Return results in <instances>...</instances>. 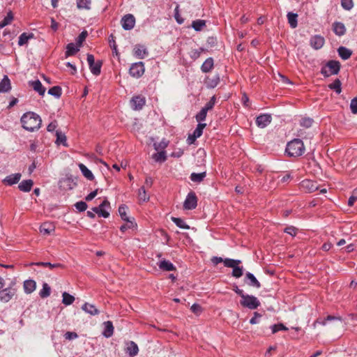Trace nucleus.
I'll list each match as a JSON object with an SVG mask.
<instances>
[{
    "instance_id": "obj_5",
    "label": "nucleus",
    "mask_w": 357,
    "mask_h": 357,
    "mask_svg": "<svg viewBox=\"0 0 357 357\" xmlns=\"http://www.w3.org/2000/svg\"><path fill=\"white\" fill-rule=\"evenodd\" d=\"M13 285L14 284H11L8 287L0 289V301L8 303L13 298L17 292Z\"/></svg>"
},
{
    "instance_id": "obj_14",
    "label": "nucleus",
    "mask_w": 357,
    "mask_h": 357,
    "mask_svg": "<svg viewBox=\"0 0 357 357\" xmlns=\"http://www.w3.org/2000/svg\"><path fill=\"white\" fill-rule=\"evenodd\" d=\"M333 31L338 36H344L346 33V27L341 22H335L332 24Z\"/></svg>"
},
{
    "instance_id": "obj_58",
    "label": "nucleus",
    "mask_w": 357,
    "mask_h": 357,
    "mask_svg": "<svg viewBox=\"0 0 357 357\" xmlns=\"http://www.w3.org/2000/svg\"><path fill=\"white\" fill-rule=\"evenodd\" d=\"M207 112H208L206 110L202 108L195 116L197 121L201 123L204 121L206 119Z\"/></svg>"
},
{
    "instance_id": "obj_20",
    "label": "nucleus",
    "mask_w": 357,
    "mask_h": 357,
    "mask_svg": "<svg viewBox=\"0 0 357 357\" xmlns=\"http://www.w3.org/2000/svg\"><path fill=\"white\" fill-rule=\"evenodd\" d=\"M29 86H31L33 90L38 92L40 96H43L45 93V88L38 79L29 82Z\"/></svg>"
},
{
    "instance_id": "obj_60",
    "label": "nucleus",
    "mask_w": 357,
    "mask_h": 357,
    "mask_svg": "<svg viewBox=\"0 0 357 357\" xmlns=\"http://www.w3.org/2000/svg\"><path fill=\"white\" fill-rule=\"evenodd\" d=\"M88 36V33L86 31H82L78 36L77 39V45L80 47L82 43L85 40L86 36Z\"/></svg>"
},
{
    "instance_id": "obj_3",
    "label": "nucleus",
    "mask_w": 357,
    "mask_h": 357,
    "mask_svg": "<svg viewBox=\"0 0 357 357\" xmlns=\"http://www.w3.org/2000/svg\"><path fill=\"white\" fill-rule=\"evenodd\" d=\"M341 64L339 61L329 60L325 66H322L320 73L324 77H328L332 75H337L340 71Z\"/></svg>"
},
{
    "instance_id": "obj_27",
    "label": "nucleus",
    "mask_w": 357,
    "mask_h": 357,
    "mask_svg": "<svg viewBox=\"0 0 357 357\" xmlns=\"http://www.w3.org/2000/svg\"><path fill=\"white\" fill-rule=\"evenodd\" d=\"M302 186L308 190L309 192H315L318 190L316 182L311 180H305L302 182Z\"/></svg>"
},
{
    "instance_id": "obj_52",
    "label": "nucleus",
    "mask_w": 357,
    "mask_h": 357,
    "mask_svg": "<svg viewBox=\"0 0 357 357\" xmlns=\"http://www.w3.org/2000/svg\"><path fill=\"white\" fill-rule=\"evenodd\" d=\"M206 25L205 21L197 20L192 22V26L195 31H201L202 29Z\"/></svg>"
},
{
    "instance_id": "obj_36",
    "label": "nucleus",
    "mask_w": 357,
    "mask_h": 357,
    "mask_svg": "<svg viewBox=\"0 0 357 357\" xmlns=\"http://www.w3.org/2000/svg\"><path fill=\"white\" fill-rule=\"evenodd\" d=\"M256 123L259 128H265L268 124V114L259 116L256 119Z\"/></svg>"
},
{
    "instance_id": "obj_61",
    "label": "nucleus",
    "mask_w": 357,
    "mask_h": 357,
    "mask_svg": "<svg viewBox=\"0 0 357 357\" xmlns=\"http://www.w3.org/2000/svg\"><path fill=\"white\" fill-rule=\"evenodd\" d=\"M216 98L215 96H213L211 100L205 105V106L203 107L205 110L207 112L208 110H211L213 109L215 104Z\"/></svg>"
},
{
    "instance_id": "obj_43",
    "label": "nucleus",
    "mask_w": 357,
    "mask_h": 357,
    "mask_svg": "<svg viewBox=\"0 0 357 357\" xmlns=\"http://www.w3.org/2000/svg\"><path fill=\"white\" fill-rule=\"evenodd\" d=\"M342 321V319L341 318V317H336V316H333V315H328L324 320L322 321H319V319H317L315 322H314V325L317 323L321 324V325H326V321Z\"/></svg>"
},
{
    "instance_id": "obj_4",
    "label": "nucleus",
    "mask_w": 357,
    "mask_h": 357,
    "mask_svg": "<svg viewBox=\"0 0 357 357\" xmlns=\"http://www.w3.org/2000/svg\"><path fill=\"white\" fill-rule=\"evenodd\" d=\"M240 304L242 307L250 310H255L260 305V301L254 296L245 294L240 300Z\"/></svg>"
},
{
    "instance_id": "obj_28",
    "label": "nucleus",
    "mask_w": 357,
    "mask_h": 357,
    "mask_svg": "<svg viewBox=\"0 0 357 357\" xmlns=\"http://www.w3.org/2000/svg\"><path fill=\"white\" fill-rule=\"evenodd\" d=\"M78 167L82 173V174L89 181H93L94 179V176L91 170H89L84 164L79 163Z\"/></svg>"
},
{
    "instance_id": "obj_32",
    "label": "nucleus",
    "mask_w": 357,
    "mask_h": 357,
    "mask_svg": "<svg viewBox=\"0 0 357 357\" xmlns=\"http://www.w3.org/2000/svg\"><path fill=\"white\" fill-rule=\"evenodd\" d=\"M34 37L33 33H22L18 40V45L20 46H22L24 45H26L29 39H31Z\"/></svg>"
},
{
    "instance_id": "obj_15",
    "label": "nucleus",
    "mask_w": 357,
    "mask_h": 357,
    "mask_svg": "<svg viewBox=\"0 0 357 357\" xmlns=\"http://www.w3.org/2000/svg\"><path fill=\"white\" fill-rule=\"evenodd\" d=\"M281 177V173L269 174V190L276 189L280 185V179Z\"/></svg>"
},
{
    "instance_id": "obj_31",
    "label": "nucleus",
    "mask_w": 357,
    "mask_h": 357,
    "mask_svg": "<svg viewBox=\"0 0 357 357\" xmlns=\"http://www.w3.org/2000/svg\"><path fill=\"white\" fill-rule=\"evenodd\" d=\"M206 49L204 47H199L198 49H192L189 52L190 57L195 61L201 56L202 53L206 52Z\"/></svg>"
},
{
    "instance_id": "obj_57",
    "label": "nucleus",
    "mask_w": 357,
    "mask_h": 357,
    "mask_svg": "<svg viewBox=\"0 0 357 357\" xmlns=\"http://www.w3.org/2000/svg\"><path fill=\"white\" fill-rule=\"evenodd\" d=\"M341 6L346 10H350L354 7L353 0H341Z\"/></svg>"
},
{
    "instance_id": "obj_17",
    "label": "nucleus",
    "mask_w": 357,
    "mask_h": 357,
    "mask_svg": "<svg viewBox=\"0 0 357 357\" xmlns=\"http://www.w3.org/2000/svg\"><path fill=\"white\" fill-rule=\"evenodd\" d=\"M126 352L129 355L130 357L135 356L139 352L137 344L133 341H130L127 343Z\"/></svg>"
},
{
    "instance_id": "obj_1",
    "label": "nucleus",
    "mask_w": 357,
    "mask_h": 357,
    "mask_svg": "<svg viewBox=\"0 0 357 357\" xmlns=\"http://www.w3.org/2000/svg\"><path fill=\"white\" fill-rule=\"evenodd\" d=\"M23 128L33 132L40 128L42 120L40 116L33 112H29L23 114L21 118Z\"/></svg>"
},
{
    "instance_id": "obj_37",
    "label": "nucleus",
    "mask_w": 357,
    "mask_h": 357,
    "mask_svg": "<svg viewBox=\"0 0 357 357\" xmlns=\"http://www.w3.org/2000/svg\"><path fill=\"white\" fill-rule=\"evenodd\" d=\"M56 142L58 144H63L64 146H68V144L66 143V135L62 132L61 131L56 130Z\"/></svg>"
},
{
    "instance_id": "obj_23",
    "label": "nucleus",
    "mask_w": 357,
    "mask_h": 357,
    "mask_svg": "<svg viewBox=\"0 0 357 357\" xmlns=\"http://www.w3.org/2000/svg\"><path fill=\"white\" fill-rule=\"evenodd\" d=\"M33 185V181L31 179L22 181L18 185L20 191L28 192L31 190Z\"/></svg>"
},
{
    "instance_id": "obj_2",
    "label": "nucleus",
    "mask_w": 357,
    "mask_h": 357,
    "mask_svg": "<svg viewBox=\"0 0 357 357\" xmlns=\"http://www.w3.org/2000/svg\"><path fill=\"white\" fill-rule=\"evenodd\" d=\"M305 152L303 142L301 139H294L286 146L285 153L289 157H299Z\"/></svg>"
},
{
    "instance_id": "obj_19",
    "label": "nucleus",
    "mask_w": 357,
    "mask_h": 357,
    "mask_svg": "<svg viewBox=\"0 0 357 357\" xmlns=\"http://www.w3.org/2000/svg\"><path fill=\"white\" fill-rule=\"evenodd\" d=\"M11 89L10 81L7 75H4L0 82V93H6Z\"/></svg>"
},
{
    "instance_id": "obj_8",
    "label": "nucleus",
    "mask_w": 357,
    "mask_h": 357,
    "mask_svg": "<svg viewBox=\"0 0 357 357\" xmlns=\"http://www.w3.org/2000/svg\"><path fill=\"white\" fill-rule=\"evenodd\" d=\"M144 66L142 62H137L132 64L130 68V75L135 78L142 77L144 73Z\"/></svg>"
},
{
    "instance_id": "obj_55",
    "label": "nucleus",
    "mask_w": 357,
    "mask_h": 357,
    "mask_svg": "<svg viewBox=\"0 0 357 357\" xmlns=\"http://www.w3.org/2000/svg\"><path fill=\"white\" fill-rule=\"evenodd\" d=\"M127 206L125 205H121L119 208V213L122 220H129L127 216Z\"/></svg>"
},
{
    "instance_id": "obj_45",
    "label": "nucleus",
    "mask_w": 357,
    "mask_h": 357,
    "mask_svg": "<svg viewBox=\"0 0 357 357\" xmlns=\"http://www.w3.org/2000/svg\"><path fill=\"white\" fill-rule=\"evenodd\" d=\"M241 263V260L226 258L224 259V265L226 267L234 268L236 265Z\"/></svg>"
},
{
    "instance_id": "obj_50",
    "label": "nucleus",
    "mask_w": 357,
    "mask_h": 357,
    "mask_svg": "<svg viewBox=\"0 0 357 357\" xmlns=\"http://www.w3.org/2000/svg\"><path fill=\"white\" fill-rule=\"evenodd\" d=\"M172 220L180 228L182 229H189L190 227L183 220L179 218H172Z\"/></svg>"
},
{
    "instance_id": "obj_62",
    "label": "nucleus",
    "mask_w": 357,
    "mask_h": 357,
    "mask_svg": "<svg viewBox=\"0 0 357 357\" xmlns=\"http://www.w3.org/2000/svg\"><path fill=\"white\" fill-rule=\"evenodd\" d=\"M297 231H298V229L296 228L294 226H289V227H287L284 229V231L289 235H291V236H295L297 234Z\"/></svg>"
},
{
    "instance_id": "obj_49",
    "label": "nucleus",
    "mask_w": 357,
    "mask_h": 357,
    "mask_svg": "<svg viewBox=\"0 0 357 357\" xmlns=\"http://www.w3.org/2000/svg\"><path fill=\"white\" fill-rule=\"evenodd\" d=\"M270 328L271 329L272 333L273 334L280 331H288V328H287L282 323L273 324Z\"/></svg>"
},
{
    "instance_id": "obj_56",
    "label": "nucleus",
    "mask_w": 357,
    "mask_h": 357,
    "mask_svg": "<svg viewBox=\"0 0 357 357\" xmlns=\"http://www.w3.org/2000/svg\"><path fill=\"white\" fill-rule=\"evenodd\" d=\"M36 265L38 266L49 267L50 269L62 266L61 264H51L50 262H38L36 263Z\"/></svg>"
},
{
    "instance_id": "obj_53",
    "label": "nucleus",
    "mask_w": 357,
    "mask_h": 357,
    "mask_svg": "<svg viewBox=\"0 0 357 357\" xmlns=\"http://www.w3.org/2000/svg\"><path fill=\"white\" fill-rule=\"evenodd\" d=\"M206 123H199L197 128L193 132L194 136H195V137H199L202 135L203 130L206 127Z\"/></svg>"
},
{
    "instance_id": "obj_39",
    "label": "nucleus",
    "mask_w": 357,
    "mask_h": 357,
    "mask_svg": "<svg viewBox=\"0 0 357 357\" xmlns=\"http://www.w3.org/2000/svg\"><path fill=\"white\" fill-rule=\"evenodd\" d=\"M169 142L165 139H162L160 142L153 144V147L156 151H165V149L168 146Z\"/></svg>"
},
{
    "instance_id": "obj_46",
    "label": "nucleus",
    "mask_w": 357,
    "mask_h": 357,
    "mask_svg": "<svg viewBox=\"0 0 357 357\" xmlns=\"http://www.w3.org/2000/svg\"><path fill=\"white\" fill-rule=\"evenodd\" d=\"M51 288L47 283L43 284V289L40 291V296L43 298H47L50 295Z\"/></svg>"
},
{
    "instance_id": "obj_48",
    "label": "nucleus",
    "mask_w": 357,
    "mask_h": 357,
    "mask_svg": "<svg viewBox=\"0 0 357 357\" xmlns=\"http://www.w3.org/2000/svg\"><path fill=\"white\" fill-rule=\"evenodd\" d=\"M138 198L139 201L147 202L149 200V196L146 195L145 187L142 186L139 189Z\"/></svg>"
},
{
    "instance_id": "obj_7",
    "label": "nucleus",
    "mask_w": 357,
    "mask_h": 357,
    "mask_svg": "<svg viewBox=\"0 0 357 357\" xmlns=\"http://www.w3.org/2000/svg\"><path fill=\"white\" fill-rule=\"evenodd\" d=\"M197 198L194 192H190L183 203V208L187 210H192L197 207Z\"/></svg>"
},
{
    "instance_id": "obj_40",
    "label": "nucleus",
    "mask_w": 357,
    "mask_h": 357,
    "mask_svg": "<svg viewBox=\"0 0 357 357\" xmlns=\"http://www.w3.org/2000/svg\"><path fill=\"white\" fill-rule=\"evenodd\" d=\"M91 0H77V6L79 9H91Z\"/></svg>"
},
{
    "instance_id": "obj_54",
    "label": "nucleus",
    "mask_w": 357,
    "mask_h": 357,
    "mask_svg": "<svg viewBox=\"0 0 357 357\" xmlns=\"http://www.w3.org/2000/svg\"><path fill=\"white\" fill-rule=\"evenodd\" d=\"M243 274V268L236 265L232 271V276L236 278H241Z\"/></svg>"
},
{
    "instance_id": "obj_13",
    "label": "nucleus",
    "mask_w": 357,
    "mask_h": 357,
    "mask_svg": "<svg viewBox=\"0 0 357 357\" xmlns=\"http://www.w3.org/2000/svg\"><path fill=\"white\" fill-rule=\"evenodd\" d=\"M133 54L137 59H142L148 55V51L144 46L136 45L133 49Z\"/></svg>"
},
{
    "instance_id": "obj_6",
    "label": "nucleus",
    "mask_w": 357,
    "mask_h": 357,
    "mask_svg": "<svg viewBox=\"0 0 357 357\" xmlns=\"http://www.w3.org/2000/svg\"><path fill=\"white\" fill-rule=\"evenodd\" d=\"M87 62L90 68L91 72L94 75H98L101 71L102 61L98 60L95 62L94 56L92 54H87Z\"/></svg>"
},
{
    "instance_id": "obj_51",
    "label": "nucleus",
    "mask_w": 357,
    "mask_h": 357,
    "mask_svg": "<svg viewBox=\"0 0 357 357\" xmlns=\"http://www.w3.org/2000/svg\"><path fill=\"white\" fill-rule=\"evenodd\" d=\"M48 93L56 98H59L61 96V88L59 86H53L49 89Z\"/></svg>"
},
{
    "instance_id": "obj_16",
    "label": "nucleus",
    "mask_w": 357,
    "mask_h": 357,
    "mask_svg": "<svg viewBox=\"0 0 357 357\" xmlns=\"http://www.w3.org/2000/svg\"><path fill=\"white\" fill-rule=\"evenodd\" d=\"M21 176H22V175L20 173L13 174L9 176H7L3 180V182L6 185H13L15 183H17L20 181Z\"/></svg>"
},
{
    "instance_id": "obj_21",
    "label": "nucleus",
    "mask_w": 357,
    "mask_h": 357,
    "mask_svg": "<svg viewBox=\"0 0 357 357\" xmlns=\"http://www.w3.org/2000/svg\"><path fill=\"white\" fill-rule=\"evenodd\" d=\"M337 53L342 60H347L352 55V51L344 46H340L337 49Z\"/></svg>"
},
{
    "instance_id": "obj_10",
    "label": "nucleus",
    "mask_w": 357,
    "mask_h": 357,
    "mask_svg": "<svg viewBox=\"0 0 357 357\" xmlns=\"http://www.w3.org/2000/svg\"><path fill=\"white\" fill-rule=\"evenodd\" d=\"M109 202L105 199L98 207L93 208V211L96 213L99 216L103 218H108L109 213L105 209L106 207L109 208Z\"/></svg>"
},
{
    "instance_id": "obj_24",
    "label": "nucleus",
    "mask_w": 357,
    "mask_h": 357,
    "mask_svg": "<svg viewBox=\"0 0 357 357\" xmlns=\"http://www.w3.org/2000/svg\"><path fill=\"white\" fill-rule=\"evenodd\" d=\"M23 287L25 293L29 294L36 289V283L33 280H27L24 282Z\"/></svg>"
},
{
    "instance_id": "obj_38",
    "label": "nucleus",
    "mask_w": 357,
    "mask_h": 357,
    "mask_svg": "<svg viewBox=\"0 0 357 357\" xmlns=\"http://www.w3.org/2000/svg\"><path fill=\"white\" fill-rule=\"evenodd\" d=\"M206 173L205 172L202 173H192L190 175V179L192 181L195 183H200L206 177Z\"/></svg>"
},
{
    "instance_id": "obj_42",
    "label": "nucleus",
    "mask_w": 357,
    "mask_h": 357,
    "mask_svg": "<svg viewBox=\"0 0 357 357\" xmlns=\"http://www.w3.org/2000/svg\"><path fill=\"white\" fill-rule=\"evenodd\" d=\"M269 281L271 280L273 284L275 285V287H273V289L278 290V282L279 279L277 277H275V270H273L271 267L269 266Z\"/></svg>"
},
{
    "instance_id": "obj_35",
    "label": "nucleus",
    "mask_w": 357,
    "mask_h": 357,
    "mask_svg": "<svg viewBox=\"0 0 357 357\" xmlns=\"http://www.w3.org/2000/svg\"><path fill=\"white\" fill-rule=\"evenodd\" d=\"M157 151L158 153L153 154L152 158L157 162H164L167 160L166 151Z\"/></svg>"
},
{
    "instance_id": "obj_11",
    "label": "nucleus",
    "mask_w": 357,
    "mask_h": 357,
    "mask_svg": "<svg viewBox=\"0 0 357 357\" xmlns=\"http://www.w3.org/2000/svg\"><path fill=\"white\" fill-rule=\"evenodd\" d=\"M145 102L146 100L144 97L136 96L131 99L130 105L134 110H140L145 105Z\"/></svg>"
},
{
    "instance_id": "obj_33",
    "label": "nucleus",
    "mask_w": 357,
    "mask_h": 357,
    "mask_svg": "<svg viewBox=\"0 0 357 357\" xmlns=\"http://www.w3.org/2000/svg\"><path fill=\"white\" fill-rule=\"evenodd\" d=\"M288 22L291 28H296L298 25V15L296 13L289 12L287 13Z\"/></svg>"
},
{
    "instance_id": "obj_30",
    "label": "nucleus",
    "mask_w": 357,
    "mask_h": 357,
    "mask_svg": "<svg viewBox=\"0 0 357 357\" xmlns=\"http://www.w3.org/2000/svg\"><path fill=\"white\" fill-rule=\"evenodd\" d=\"M54 231V226L49 222H45L40 227V231L43 234H50Z\"/></svg>"
},
{
    "instance_id": "obj_64",
    "label": "nucleus",
    "mask_w": 357,
    "mask_h": 357,
    "mask_svg": "<svg viewBox=\"0 0 357 357\" xmlns=\"http://www.w3.org/2000/svg\"><path fill=\"white\" fill-rule=\"evenodd\" d=\"M350 109L353 114H357V97L351 100Z\"/></svg>"
},
{
    "instance_id": "obj_18",
    "label": "nucleus",
    "mask_w": 357,
    "mask_h": 357,
    "mask_svg": "<svg viewBox=\"0 0 357 357\" xmlns=\"http://www.w3.org/2000/svg\"><path fill=\"white\" fill-rule=\"evenodd\" d=\"M245 282L247 283L248 285L254 287H260V283L257 280L255 276L252 273L249 272L245 274Z\"/></svg>"
},
{
    "instance_id": "obj_9",
    "label": "nucleus",
    "mask_w": 357,
    "mask_h": 357,
    "mask_svg": "<svg viewBox=\"0 0 357 357\" xmlns=\"http://www.w3.org/2000/svg\"><path fill=\"white\" fill-rule=\"evenodd\" d=\"M135 24V18L132 14H127L121 19V25L125 30H131Z\"/></svg>"
},
{
    "instance_id": "obj_41",
    "label": "nucleus",
    "mask_w": 357,
    "mask_h": 357,
    "mask_svg": "<svg viewBox=\"0 0 357 357\" xmlns=\"http://www.w3.org/2000/svg\"><path fill=\"white\" fill-rule=\"evenodd\" d=\"M79 51V47H76L74 43H69L66 47V56H72Z\"/></svg>"
},
{
    "instance_id": "obj_44",
    "label": "nucleus",
    "mask_w": 357,
    "mask_h": 357,
    "mask_svg": "<svg viewBox=\"0 0 357 357\" xmlns=\"http://www.w3.org/2000/svg\"><path fill=\"white\" fill-rule=\"evenodd\" d=\"M62 297V303L66 305H71L75 301V297L67 292H63Z\"/></svg>"
},
{
    "instance_id": "obj_47",
    "label": "nucleus",
    "mask_w": 357,
    "mask_h": 357,
    "mask_svg": "<svg viewBox=\"0 0 357 357\" xmlns=\"http://www.w3.org/2000/svg\"><path fill=\"white\" fill-rule=\"evenodd\" d=\"M13 20V15L11 11L8 12L4 19L0 22V29L8 25Z\"/></svg>"
},
{
    "instance_id": "obj_12",
    "label": "nucleus",
    "mask_w": 357,
    "mask_h": 357,
    "mask_svg": "<svg viewBox=\"0 0 357 357\" xmlns=\"http://www.w3.org/2000/svg\"><path fill=\"white\" fill-rule=\"evenodd\" d=\"M324 43V38L320 35H315L310 38V45L315 50L321 49Z\"/></svg>"
},
{
    "instance_id": "obj_22",
    "label": "nucleus",
    "mask_w": 357,
    "mask_h": 357,
    "mask_svg": "<svg viewBox=\"0 0 357 357\" xmlns=\"http://www.w3.org/2000/svg\"><path fill=\"white\" fill-rule=\"evenodd\" d=\"M214 66V61L212 57H209L205 60L201 66V70L203 73H207L212 70Z\"/></svg>"
},
{
    "instance_id": "obj_25",
    "label": "nucleus",
    "mask_w": 357,
    "mask_h": 357,
    "mask_svg": "<svg viewBox=\"0 0 357 357\" xmlns=\"http://www.w3.org/2000/svg\"><path fill=\"white\" fill-rule=\"evenodd\" d=\"M82 310L91 315H96L100 312L99 310L95 307V305L88 303H85L82 306Z\"/></svg>"
},
{
    "instance_id": "obj_26",
    "label": "nucleus",
    "mask_w": 357,
    "mask_h": 357,
    "mask_svg": "<svg viewBox=\"0 0 357 357\" xmlns=\"http://www.w3.org/2000/svg\"><path fill=\"white\" fill-rule=\"evenodd\" d=\"M158 266L160 269L166 271H171L176 269L175 266L172 262L165 259L159 261Z\"/></svg>"
},
{
    "instance_id": "obj_34",
    "label": "nucleus",
    "mask_w": 357,
    "mask_h": 357,
    "mask_svg": "<svg viewBox=\"0 0 357 357\" xmlns=\"http://www.w3.org/2000/svg\"><path fill=\"white\" fill-rule=\"evenodd\" d=\"M342 82L339 79H335L333 82L328 84V88L331 90H334L337 94L342 92Z\"/></svg>"
},
{
    "instance_id": "obj_59",
    "label": "nucleus",
    "mask_w": 357,
    "mask_h": 357,
    "mask_svg": "<svg viewBox=\"0 0 357 357\" xmlns=\"http://www.w3.org/2000/svg\"><path fill=\"white\" fill-rule=\"evenodd\" d=\"M126 221L127 222L126 224L123 225L120 227V230L122 232H124L125 231H126L128 229L134 228L137 225L135 222H133L132 221H130V220H126Z\"/></svg>"
},
{
    "instance_id": "obj_63",
    "label": "nucleus",
    "mask_w": 357,
    "mask_h": 357,
    "mask_svg": "<svg viewBox=\"0 0 357 357\" xmlns=\"http://www.w3.org/2000/svg\"><path fill=\"white\" fill-rule=\"evenodd\" d=\"M75 208L80 212L84 211L87 208V204L83 201L77 202L75 204Z\"/></svg>"
},
{
    "instance_id": "obj_29",
    "label": "nucleus",
    "mask_w": 357,
    "mask_h": 357,
    "mask_svg": "<svg viewBox=\"0 0 357 357\" xmlns=\"http://www.w3.org/2000/svg\"><path fill=\"white\" fill-rule=\"evenodd\" d=\"M105 328L103 331V335L105 337H110L114 333V326L111 321H107L104 322Z\"/></svg>"
}]
</instances>
